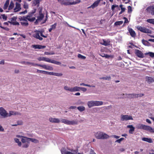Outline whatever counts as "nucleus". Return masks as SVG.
<instances>
[{
	"label": "nucleus",
	"instance_id": "obj_6",
	"mask_svg": "<svg viewBox=\"0 0 154 154\" xmlns=\"http://www.w3.org/2000/svg\"><path fill=\"white\" fill-rule=\"evenodd\" d=\"M19 20L20 21L21 24L23 26H27L29 25L27 20L24 16L23 17L20 16L19 18Z\"/></svg>",
	"mask_w": 154,
	"mask_h": 154
},
{
	"label": "nucleus",
	"instance_id": "obj_35",
	"mask_svg": "<svg viewBox=\"0 0 154 154\" xmlns=\"http://www.w3.org/2000/svg\"><path fill=\"white\" fill-rule=\"evenodd\" d=\"M26 138L29 139V140L31 141L32 142H34L35 143H38V140H37L34 139V138H27L25 137Z\"/></svg>",
	"mask_w": 154,
	"mask_h": 154
},
{
	"label": "nucleus",
	"instance_id": "obj_19",
	"mask_svg": "<svg viewBox=\"0 0 154 154\" xmlns=\"http://www.w3.org/2000/svg\"><path fill=\"white\" fill-rule=\"evenodd\" d=\"M128 31L130 35L132 37L134 38L136 36V33L131 28H129Z\"/></svg>",
	"mask_w": 154,
	"mask_h": 154
},
{
	"label": "nucleus",
	"instance_id": "obj_12",
	"mask_svg": "<svg viewBox=\"0 0 154 154\" xmlns=\"http://www.w3.org/2000/svg\"><path fill=\"white\" fill-rule=\"evenodd\" d=\"M133 119L132 117L130 116L122 115L121 116V120L122 121Z\"/></svg>",
	"mask_w": 154,
	"mask_h": 154
},
{
	"label": "nucleus",
	"instance_id": "obj_2",
	"mask_svg": "<svg viewBox=\"0 0 154 154\" xmlns=\"http://www.w3.org/2000/svg\"><path fill=\"white\" fill-rule=\"evenodd\" d=\"M36 8H34L31 11L28 13V15L25 16L26 18L30 22H33L35 20V17H32L34 14L36 12Z\"/></svg>",
	"mask_w": 154,
	"mask_h": 154
},
{
	"label": "nucleus",
	"instance_id": "obj_59",
	"mask_svg": "<svg viewBox=\"0 0 154 154\" xmlns=\"http://www.w3.org/2000/svg\"><path fill=\"white\" fill-rule=\"evenodd\" d=\"M31 65H32L33 66H39V65H41V64H38L35 63H31Z\"/></svg>",
	"mask_w": 154,
	"mask_h": 154
},
{
	"label": "nucleus",
	"instance_id": "obj_57",
	"mask_svg": "<svg viewBox=\"0 0 154 154\" xmlns=\"http://www.w3.org/2000/svg\"><path fill=\"white\" fill-rule=\"evenodd\" d=\"M56 25L57 23H55L54 24H53L51 26V28L53 29H54L56 28Z\"/></svg>",
	"mask_w": 154,
	"mask_h": 154
},
{
	"label": "nucleus",
	"instance_id": "obj_60",
	"mask_svg": "<svg viewBox=\"0 0 154 154\" xmlns=\"http://www.w3.org/2000/svg\"><path fill=\"white\" fill-rule=\"evenodd\" d=\"M80 90H81L83 92H85L87 91V89L84 87H80Z\"/></svg>",
	"mask_w": 154,
	"mask_h": 154
},
{
	"label": "nucleus",
	"instance_id": "obj_28",
	"mask_svg": "<svg viewBox=\"0 0 154 154\" xmlns=\"http://www.w3.org/2000/svg\"><path fill=\"white\" fill-rule=\"evenodd\" d=\"M80 90V87L75 86L73 88H72L71 92H75L76 91H79Z\"/></svg>",
	"mask_w": 154,
	"mask_h": 154
},
{
	"label": "nucleus",
	"instance_id": "obj_10",
	"mask_svg": "<svg viewBox=\"0 0 154 154\" xmlns=\"http://www.w3.org/2000/svg\"><path fill=\"white\" fill-rule=\"evenodd\" d=\"M140 128L149 131L150 132L154 133V128H152L149 126H140Z\"/></svg>",
	"mask_w": 154,
	"mask_h": 154
},
{
	"label": "nucleus",
	"instance_id": "obj_14",
	"mask_svg": "<svg viewBox=\"0 0 154 154\" xmlns=\"http://www.w3.org/2000/svg\"><path fill=\"white\" fill-rule=\"evenodd\" d=\"M20 4L17 2L15 4V7L14 8V12H17L20 10L21 9Z\"/></svg>",
	"mask_w": 154,
	"mask_h": 154
},
{
	"label": "nucleus",
	"instance_id": "obj_8",
	"mask_svg": "<svg viewBox=\"0 0 154 154\" xmlns=\"http://www.w3.org/2000/svg\"><path fill=\"white\" fill-rule=\"evenodd\" d=\"M136 28L138 30L142 32L147 33H150V30L145 27H143L140 26H138Z\"/></svg>",
	"mask_w": 154,
	"mask_h": 154
},
{
	"label": "nucleus",
	"instance_id": "obj_15",
	"mask_svg": "<svg viewBox=\"0 0 154 154\" xmlns=\"http://www.w3.org/2000/svg\"><path fill=\"white\" fill-rule=\"evenodd\" d=\"M102 41L103 42H101L100 44L105 46H107L110 45V41L109 39H107V40L104 39H102Z\"/></svg>",
	"mask_w": 154,
	"mask_h": 154
},
{
	"label": "nucleus",
	"instance_id": "obj_30",
	"mask_svg": "<svg viewBox=\"0 0 154 154\" xmlns=\"http://www.w3.org/2000/svg\"><path fill=\"white\" fill-rule=\"evenodd\" d=\"M94 106L101 105L103 104V102L101 101H94Z\"/></svg>",
	"mask_w": 154,
	"mask_h": 154
},
{
	"label": "nucleus",
	"instance_id": "obj_17",
	"mask_svg": "<svg viewBox=\"0 0 154 154\" xmlns=\"http://www.w3.org/2000/svg\"><path fill=\"white\" fill-rule=\"evenodd\" d=\"M49 121L52 123H59L60 122V119L58 118H50L49 119Z\"/></svg>",
	"mask_w": 154,
	"mask_h": 154
},
{
	"label": "nucleus",
	"instance_id": "obj_3",
	"mask_svg": "<svg viewBox=\"0 0 154 154\" xmlns=\"http://www.w3.org/2000/svg\"><path fill=\"white\" fill-rule=\"evenodd\" d=\"M69 150L71 152L68 151L65 148H63L61 150V153L62 154H83V153H78V149L74 150L71 149H69Z\"/></svg>",
	"mask_w": 154,
	"mask_h": 154
},
{
	"label": "nucleus",
	"instance_id": "obj_34",
	"mask_svg": "<svg viewBox=\"0 0 154 154\" xmlns=\"http://www.w3.org/2000/svg\"><path fill=\"white\" fill-rule=\"evenodd\" d=\"M14 7V5L13 1H11L10 2V5L8 7V10H10L12 9Z\"/></svg>",
	"mask_w": 154,
	"mask_h": 154
},
{
	"label": "nucleus",
	"instance_id": "obj_62",
	"mask_svg": "<svg viewBox=\"0 0 154 154\" xmlns=\"http://www.w3.org/2000/svg\"><path fill=\"white\" fill-rule=\"evenodd\" d=\"M123 19L125 20L124 23H127L129 22V21H128V19L127 18L124 17Z\"/></svg>",
	"mask_w": 154,
	"mask_h": 154
},
{
	"label": "nucleus",
	"instance_id": "obj_36",
	"mask_svg": "<svg viewBox=\"0 0 154 154\" xmlns=\"http://www.w3.org/2000/svg\"><path fill=\"white\" fill-rule=\"evenodd\" d=\"M100 79H103L105 80H110L111 79V78L110 76L106 77H103L100 78Z\"/></svg>",
	"mask_w": 154,
	"mask_h": 154
},
{
	"label": "nucleus",
	"instance_id": "obj_27",
	"mask_svg": "<svg viewBox=\"0 0 154 154\" xmlns=\"http://www.w3.org/2000/svg\"><path fill=\"white\" fill-rule=\"evenodd\" d=\"M127 127L130 128L129 131V133L132 134L134 131V128L133 127V126H127Z\"/></svg>",
	"mask_w": 154,
	"mask_h": 154
},
{
	"label": "nucleus",
	"instance_id": "obj_46",
	"mask_svg": "<svg viewBox=\"0 0 154 154\" xmlns=\"http://www.w3.org/2000/svg\"><path fill=\"white\" fill-rule=\"evenodd\" d=\"M64 89L68 91L71 92L72 88H70L68 86H65L64 87Z\"/></svg>",
	"mask_w": 154,
	"mask_h": 154
},
{
	"label": "nucleus",
	"instance_id": "obj_38",
	"mask_svg": "<svg viewBox=\"0 0 154 154\" xmlns=\"http://www.w3.org/2000/svg\"><path fill=\"white\" fill-rule=\"evenodd\" d=\"M144 54L145 55H149L151 57H154V53L151 52H149L148 53H145Z\"/></svg>",
	"mask_w": 154,
	"mask_h": 154
},
{
	"label": "nucleus",
	"instance_id": "obj_4",
	"mask_svg": "<svg viewBox=\"0 0 154 154\" xmlns=\"http://www.w3.org/2000/svg\"><path fill=\"white\" fill-rule=\"evenodd\" d=\"M39 14L37 17V19L34 22L35 24H37L38 23L42 20L44 17V14L42 13V8H39Z\"/></svg>",
	"mask_w": 154,
	"mask_h": 154
},
{
	"label": "nucleus",
	"instance_id": "obj_31",
	"mask_svg": "<svg viewBox=\"0 0 154 154\" xmlns=\"http://www.w3.org/2000/svg\"><path fill=\"white\" fill-rule=\"evenodd\" d=\"M10 0H7L6 2H5L4 6L3 7V8L5 10L8 7L9 3Z\"/></svg>",
	"mask_w": 154,
	"mask_h": 154
},
{
	"label": "nucleus",
	"instance_id": "obj_44",
	"mask_svg": "<svg viewBox=\"0 0 154 154\" xmlns=\"http://www.w3.org/2000/svg\"><path fill=\"white\" fill-rule=\"evenodd\" d=\"M23 122L22 120H19L17 121V124L13 125H21L23 124Z\"/></svg>",
	"mask_w": 154,
	"mask_h": 154
},
{
	"label": "nucleus",
	"instance_id": "obj_58",
	"mask_svg": "<svg viewBox=\"0 0 154 154\" xmlns=\"http://www.w3.org/2000/svg\"><path fill=\"white\" fill-rule=\"evenodd\" d=\"M27 13V11L26 10H25L24 11H21L19 13L20 14H25Z\"/></svg>",
	"mask_w": 154,
	"mask_h": 154
},
{
	"label": "nucleus",
	"instance_id": "obj_55",
	"mask_svg": "<svg viewBox=\"0 0 154 154\" xmlns=\"http://www.w3.org/2000/svg\"><path fill=\"white\" fill-rule=\"evenodd\" d=\"M124 139V138H121L119 139H118L116 140V142H118V143H120L121 141L123 140Z\"/></svg>",
	"mask_w": 154,
	"mask_h": 154
},
{
	"label": "nucleus",
	"instance_id": "obj_61",
	"mask_svg": "<svg viewBox=\"0 0 154 154\" xmlns=\"http://www.w3.org/2000/svg\"><path fill=\"white\" fill-rule=\"evenodd\" d=\"M137 98L139 97H142L144 95V94H137Z\"/></svg>",
	"mask_w": 154,
	"mask_h": 154
},
{
	"label": "nucleus",
	"instance_id": "obj_20",
	"mask_svg": "<svg viewBox=\"0 0 154 154\" xmlns=\"http://www.w3.org/2000/svg\"><path fill=\"white\" fill-rule=\"evenodd\" d=\"M146 80L149 83H151L154 82V78L149 76H146L145 78Z\"/></svg>",
	"mask_w": 154,
	"mask_h": 154
},
{
	"label": "nucleus",
	"instance_id": "obj_32",
	"mask_svg": "<svg viewBox=\"0 0 154 154\" xmlns=\"http://www.w3.org/2000/svg\"><path fill=\"white\" fill-rule=\"evenodd\" d=\"M7 22H8V23H9L13 25L19 26L20 25L19 23L17 21L12 22L11 21H8Z\"/></svg>",
	"mask_w": 154,
	"mask_h": 154
},
{
	"label": "nucleus",
	"instance_id": "obj_18",
	"mask_svg": "<svg viewBox=\"0 0 154 154\" xmlns=\"http://www.w3.org/2000/svg\"><path fill=\"white\" fill-rule=\"evenodd\" d=\"M146 10L149 11L152 15H154V5L148 7Z\"/></svg>",
	"mask_w": 154,
	"mask_h": 154
},
{
	"label": "nucleus",
	"instance_id": "obj_51",
	"mask_svg": "<svg viewBox=\"0 0 154 154\" xmlns=\"http://www.w3.org/2000/svg\"><path fill=\"white\" fill-rule=\"evenodd\" d=\"M23 7L24 8L27 9L29 8V5L27 3H24L23 5Z\"/></svg>",
	"mask_w": 154,
	"mask_h": 154
},
{
	"label": "nucleus",
	"instance_id": "obj_11",
	"mask_svg": "<svg viewBox=\"0 0 154 154\" xmlns=\"http://www.w3.org/2000/svg\"><path fill=\"white\" fill-rule=\"evenodd\" d=\"M135 55L139 58H143L145 57L144 54L142 51L138 49H136L135 50Z\"/></svg>",
	"mask_w": 154,
	"mask_h": 154
},
{
	"label": "nucleus",
	"instance_id": "obj_23",
	"mask_svg": "<svg viewBox=\"0 0 154 154\" xmlns=\"http://www.w3.org/2000/svg\"><path fill=\"white\" fill-rule=\"evenodd\" d=\"M20 115V114L16 112L10 111L9 112V114L8 113V117L10 116L11 115Z\"/></svg>",
	"mask_w": 154,
	"mask_h": 154
},
{
	"label": "nucleus",
	"instance_id": "obj_33",
	"mask_svg": "<svg viewBox=\"0 0 154 154\" xmlns=\"http://www.w3.org/2000/svg\"><path fill=\"white\" fill-rule=\"evenodd\" d=\"M80 2V1L79 0L77 1L76 2H68L66 4L67 5H75L77 3H79Z\"/></svg>",
	"mask_w": 154,
	"mask_h": 154
},
{
	"label": "nucleus",
	"instance_id": "obj_56",
	"mask_svg": "<svg viewBox=\"0 0 154 154\" xmlns=\"http://www.w3.org/2000/svg\"><path fill=\"white\" fill-rule=\"evenodd\" d=\"M63 74L61 73H57L54 72V75H55L57 76H62Z\"/></svg>",
	"mask_w": 154,
	"mask_h": 154
},
{
	"label": "nucleus",
	"instance_id": "obj_45",
	"mask_svg": "<svg viewBox=\"0 0 154 154\" xmlns=\"http://www.w3.org/2000/svg\"><path fill=\"white\" fill-rule=\"evenodd\" d=\"M128 13H131L132 11V9L131 6H129L128 7Z\"/></svg>",
	"mask_w": 154,
	"mask_h": 154
},
{
	"label": "nucleus",
	"instance_id": "obj_9",
	"mask_svg": "<svg viewBox=\"0 0 154 154\" xmlns=\"http://www.w3.org/2000/svg\"><path fill=\"white\" fill-rule=\"evenodd\" d=\"M0 115L4 118L8 117V113L3 107L0 108Z\"/></svg>",
	"mask_w": 154,
	"mask_h": 154
},
{
	"label": "nucleus",
	"instance_id": "obj_54",
	"mask_svg": "<svg viewBox=\"0 0 154 154\" xmlns=\"http://www.w3.org/2000/svg\"><path fill=\"white\" fill-rule=\"evenodd\" d=\"M0 27L7 31H8L9 30V29L8 27H3L2 26H0Z\"/></svg>",
	"mask_w": 154,
	"mask_h": 154
},
{
	"label": "nucleus",
	"instance_id": "obj_26",
	"mask_svg": "<svg viewBox=\"0 0 154 154\" xmlns=\"http://www.w3.org/2000/svg\"><path fill=\"white\" fill-rule=\"evenodd\" d=\"M142 139L143 141L148 142L150 143H152L153 142V141L152 139L150 138H149L147 137H143Z\"/></svg>",
	"mask_w": 154,
	"mask_h": 154
},
{
	"label": "nucleus",
	"instance_id": "obj_49",
	"mask_svg": "<svg viewBox=\"0 0 154 154\" xmlns=\"http://www.w3.org/2000/svg\"><path fill=\"white\" fill-rule=\"evenodd\" d=\"M1 16L3 20H7V17L5 14H2L1 15Z\"/></svg>",
	"mask_w": 154,
	"mask_h": 154
},
{
	"label": "nucleus",
	"instance_id": "obj_64",
	"mask_svg": "<svg viewBox=\"0 0 154 154\" xmlns=\"http://www.w3.org/2000/svg\"><path fill=\"white\" fill-rule=\"evenodd\" d=\"M149 153V154H154V150L153 149L150 150Z\"/></svg>",
	"mask_w": 154,
	"mask_h": 154
},
{
	"label": "nucleus",
	"instance_id": "obj_41",
	"mask_svg": "<svg viewBox=\"0 0 154 154\" xmlns=\"http://www.w3.org/2000/svg\"><path fill=\"white\" fill-rule=\"evenodd\" d=\"M14 140L16 143H18V144L19 146H21V142L19 141V140L18 139L15 138Z\"/></svg>",
	"mask_w": 154,
	"mask_h": 154
},
{
	"label": "nucleus",
	"instance_id": "obj_24",
	"mask_svg": "<svg viewBox=\"0 0 154 154\" xmlns=\"http://www.w3.org/2000/svg\"><path fill=\"white\" fill-rule=\"evenodd\" d=\"M33 47L35 49H43L45 48H46L45 46L44 45H33Z\"/></svg>",
	"mask_w": 154,
	"mask_h": 154
},
{
	"label": "nucleus",
	"instance_id": "obj_50",
	"mask_svg": "<svg viewBox=\"0 0 154 154\" xmlns=\"http://www.w3.org/2000/svg\"><path fill=\"white\" fill-rule=\"evenodd\" d=\"M45 57H40L37 58V59L39 61H44L45 60Z\"/></svg>",
	"mask_w": 154,
	"mask_h": 154
},
{
	"label": "nucleus",
	"instance_id": "obj_48",
	"mask_svg": "<svg viewBox=\"0 0 154 154\" xmlns=\"http://www.w3.org/2000/svg\"><path fill=\"white\" fill-rule=\"evenodd\" d=\"M142 42L143 45H147L148 43V42L147 41L143 39L142 40Z\"/></svg>",
	"mask_w": 154,
	"mask_h": 154
},
{
	"label": "nucleus",
	"instance_id": "obj_7",
	"mask_svg": "<svg viewBox=\"0 0 154 154\" xmlns=\"http://www.w3.org/2000/svg\"><path fill=\"white\" fill-rule=\"evenodd\" d=\"M60 122L64 123L66 125H73L77 124V122L75 120L69 121L66 119H61Z\"/></svg>",
	"mask_w": 154,
	"mask_h": 154
},
{
	"label": "nucleus",
	"instance_id": "obj_22",
	"mask_svg": "<svg viewBox=\"0 0 154 154\" xmlns=\"http://www.w3.org/2000/svg\"><path fill=\"white\" fill-rule=\"evenodd\" d=\"M101 1V0H97V1L95 2L91 6V7L93 8L96 7H97L100 2Z\"/></svg>",
	"mask_w": 154,
	"mask_h": 154
},
{
	"label": "nucleus",
	"instance_id": "obj_13",
	"mask_svg": "<svg viewBox=\"0 0 154 154\" xmlns=\"http://www.w3.org/2000/svg\"><path fill=\"white\" fill-rule=\"evenodd\" d=\"M44 61L57 65H60L61 64V63L60 62L57 61L53 60H51L48 58L46 57H45Z\"/></svg>",
	"mask_w": 154,
	"mask_h": 154
},
{
	"label": "nucleus",
	"instance_id": "obj_25",
	"mask_svg": "<svg viewBox=\"0 0 154 154\" xmlns=\"http://www.w3.org/2000/svg\"><path fill=\"white\" fill-rule=\"evenodd\" d=\"M41 0H34L33 1L32 5L34 6L37 5V7H38L39 5L40 2Z\"/></svg>",
	"mask_w": 154,
	"mask_h": 154
},
{
	"label": "nucleus",
	"instance_id": "obj_40",
	"mask_svg": "<svg viewBox=\"0 0 154 154\" xmlns=\"http://www.w3.org/2000/svg\"><path fill=\"white\" fill-rule=\"evenodd\" d=\"M123 23V21H118L115 22L114 24L116 26L120 25L122 24Z\"/></svg>",
	"mask_w": 154,
	"mask_h": 154
},
{
	"label": "nucleus",
	"instance_id": "obj_47",
	"mask_svg": "<svg viewBox=\"0 0 154 154\" xmlns=\"http://www.w3.org/2000/svg\"><path fill=\"white\" fill-rule=\"evenodd\" d=\"M116 7H119V6L118 5H112L111 7V9L112 11H114L115 8Z\"/></svg>",
	"mask_w": 154,
	"mask_h": 154
},
{
	"label": "nucleus",
	"instance_id": "obj_16",
	"mask_svg": "<svg viewBox=\"0 0 154 154\" xmlns=\"http://www.w3.org/2000/svg\"><path fill=\"white\" fill-rule=\"evenodd\" d=\"M39 66L47 70H53V68L52 66L46 65H39Z\"/></svg>",
	"mask_w": 154,
	"mask_h": 154
},
{
	"label": "nucleus",
	"instance_id": "obj_37",
	"mask_svg": "<svg viewBox=\"0 0 154 154\" xmlns=\"http://www.w3.org/2000/svg\"><path fill=\"white\" fill-rule=\"evenodd\" d=\"M78 110L80 112H82L85 110V107L82 106H80L77 107Z\"/></svg>",
	"mask_w": 154,
	"mask_h": 154
},
{
	"label": "nucleus",
	"instance_id": "obj_63",
	"mask_svg": "<svg viewBox=\"0 0 154 154\" xmlns=\"http://www.w3.org/2000/svg\"><path fill=\"white\" fill-rule=\"evenodd\" d=\"M44 70H41L37 69V72L38 73H44Z\"/></svg>",
	"mask_w": 154,
	"mask_h": 154
},
{
	"label": "nucleus",
	"instance_id": "obj_43",
	"mask_svg": "<svg viewBox=\"0 0 154 154\" xmlns=\"http://www.w3.org/2000/svg\"><path fill=\"white\" fill-rule=\"evenodd\" d=\"M78 57L79 58L83 59H85L86 58V57L84 56L81 54H79L78 55Z\"/></svg>",
	"mask_w": 154,
	"mask_h": 154
},
{
	"label": "nucleus",
	"instance_id": "obj_42",
	"mask_svg": "<svg viewBox=\"0 0 154 154\" xmlns=\"http://www.w3.org/2000/svg\"><path fill=\"white\" fill-rule=\"evenodd\" d=\"M114 57V56L113 55H109L107 54H106L105 57L107 59H109L110 58H113Z\"/></svg>",
	"mask_w": 154,
	"mask_h": 154
},
{
	"label": "nucleus",
	"instance_id": "obj_39",
	"mask_svg": "<svg viewBox=\"0 0 154 154\" xmlns=\"http://www.w3.org/2000/svg\"><path fill=\"white\" fill-rule=\"evenodd\" d=\"M146 21L154 25V19H149L146 20Z\"/></svg>",
	"mask_w": 154,
	"mask_h": 154
},
{
	"label": "nucleus",
	"instance_id": "obj_1",
	"mask_svg": "<svg viewBox=\"0 0 154 154\" xmlns=\"http://www.w3.org/2000/svg\"><path fill=\"white\" fill-rule=\"evenodd\" d=\"M44 32L43 30L34 31L32 33V36L35 38L38 39L40 41H42L43 38L42 37L46 38L47 37L48 35L46 34L44 35L43 34V32Z\"/></svg>",
	"mask_w": 154,
	"mask_h": 154
},
{
	"label": "nucleus",
	"instance_id": "obj_5",
	"mask_svg": "<svg viewBox=\"0 0 154 154\" xmlns=\"http://www.w3.org/2000/svg\"><path fill=\"white\" fill-rule=\"evenodd\" d=\"M95 137L98 139H104L109 138V136L102 132H98L96 134Z\"/></svg>",
	"mask_w": 154,
	"mask_h": 154
},
{
	"label": "nucleus",
	"instance_id": "obj_21",
	"mask_svg": "<svg viewBox=\"0 0 154 154\" xmlns=\"http://www.w3.org/2000/svg\"><path fill=\"white\" fill-rule=\"evenodd\" d=\"M126 96H127V97L130 98H137V95L136 94H126Z\"/></svg>",
	"mask_w": 154,
	"mask_h": 154
},
{
	"label": "nucleus",
	"instance_id": "obj_29",
	"mask_svg": "<svg viewBox=\"0 0 154 154\" xmlns=\"http://www.w3.org/2000/svg\"><path fill=\"white\" fill-rule=\"evenodd\" d=\"M88 105L89 108L94 106V101H90L88 103Z\"/></svg>",
	"mask_w": 154,
	"mask_h": 154
},
{
	"label": "nucleus",
	"instance_id": "obj_52",
	"mask_svg": "<svg viewBox=\"0 0 154 154\" xmlns=\"http://www.w3.org/2000/svg\"><path fill=\"white\" fill-rule=\"evenodd\" d=\"M80 85H83V86H88V87H91V85H89L88 84H84V83H80Z\"/></svg>",
	"mask_w": 154,
	"mask_h": 154
},
{
	"label": "nucleus",
	"instance_id": "obj_53",
	"mask_svg": "<svg viewBox=\"0 0 154 154\" xmlns=\"http://www.w3.org/2000/svg\"><path fill=\"white\" fill-rule=\"evenodd\" d=\"M17 18L16 17H14L11 18V21L12 22H15L16 21Z\"/></svg>",
	"mask_w": 154,
	"mask_h": 154
}]
</instances>
